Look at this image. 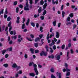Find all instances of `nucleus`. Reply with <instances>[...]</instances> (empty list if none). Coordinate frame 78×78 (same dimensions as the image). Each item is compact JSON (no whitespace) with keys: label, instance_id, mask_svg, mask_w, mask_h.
Here are the masks:
<instances>
[{"label":"nucleus","instance_id":"obj_43","mask_svg":"<svg viewBox=\"0 0 78 78\" xmlns=\"http://www.w3.org/2000/svg\"><path fill=\"white\" fill-rule=\"evenodd\" d=\"M53 48L54 50H55L56 49V45H54L53 46Z\"/></svg>","mask_w":78,"mask_h":78},{"label":"nucleus","instance_id":"obj_34","mask_svg":"<svg viewBox=\"0 0 78 78\" xmlns=\"http://www.w3.org/2000/svg\"><path fill=\"white\" fill-rule=\"evenodd\" d=\"M49 49H50V50H51L50 51V52H51V53H53L54 51L53 50L52 48H51V47H50Z\"/></svg>","mask_w":78,"mask_h":78},{"label":"nucleus","instance_id":"obj_41","mask_svg":"<svg viewBox=\"0 0 78 78\" xmlns=\"http://www.w3.org/2000/svg\"><path fill=\"white\" fill-rule=\"evenodd\" d=\"M53 24L54 26H56V21L53 22Z\"/></svg>","mask_w":78,"mask_h":78},{"label":"nucleus","instance_id":"obj_10","mask_svg":"<svg viewBox=\"0 0 78 78\" xmlns=\"http://www.w3.org/2000/svg\"><path fill=\"white\" fill-rule=\"evenodd\" d=\"M41 12L42 8H41V7H40L39 9L38 10V13H41Z\"/></svg>","mask_w":78,"mask_h":78},{"label":"nucleus","instance_id":"obj_63","mask_svg":"<svg viewBox=\"0 0 78 78\" xmlns=\"http://www.w3.org/2000/svg\"><path fill=\"white\" fill-rule=\"evenodd\" d=\"M72 45V44L70 43H69L68 44V47H71V46Z\"/></svg>","mask_w":78,"mask_h":78},{"label":"nucleus","instance_id":"obj_23","mask_svg":"<svg viewBox=\"0 0 78 78\" xmlns=\"http://www.w3.org/2000/svg\"><path fill=\"white\" fill-rule=\"evenodd\" d=\"M46 13L47 11L46 10H44L43 13L42 15L44 16V15H45V14H46Z\"/></svg>","mask_w":78,"mask_h":78},{"label":"nucleus","instance_id":"obj_55","mask_svg":"<svg viewBox=\"0 0 78 78\" xmlns=\"http://www.w3.org/2000/svg\"><path fill=\"white\" fill-rule=\"evenodd\" d=\"M23 22H22L23 23H24L25 22V18H23Z\"/></svg>","mask_w":78,"mask_h":78},{"label":"nucleus","instance_id":"obj_14","mask_svg":"<svg viewBox=\"0 0 78 78\" xmlns=\"http://www.w3.org/2000/svg\"><path fill=\"white\" fill-rule=\"evenodd\" d=\"M29 7H24V10H25V11H28L30 10V9L28 8Z\"/></svg>","mask_w":78,"mask_h":78},{"label":"nucleus","instance_id":"obj_26","mask_svg":"<svg viewBox=\"0 0 78 78\" xmlns=\"http://www.w3.org/2000/svg\"><path fill=\"white\" fill-rule=\"evenodd\" d=\"M69 16L70 17H73V13H71L69 15Z\"/></svg>","mask_w":78,"mask_h":78},{"label":"nucleus","instance_id":"obj_33","mask_svg":"<svg viewBox=\"0 0 78 78\" xmlns=\"http://www.w3.org/2000/svg\"><path fill=\"white\" fill-rule=\"evenodd\" d=\"M7 50L9 51H12V47H10V48H8Z\"/></svg>","mask_w":78,"mask_h":78},{"label":"nucleus","instance_id":"obj_47","mask_svg":"<svg viewBox=\"0 0 78 78\" xmlns=\"http://www.w3.org/2000/svg\"><path fill=\"white\" fill-rule=\"evenodd\" d=\"M71 53V54H73L74 52H73V50L72 49H71L70 50Z\"/></svg>","mask_w":78,"mask_h":78},{"label":"nucleus","instance_id":"obj_8","mask_svg":"<svg viewBox=\"0 0 78 78\" xmlns=\"http://www.w3.org/2000/svg\"><path fill=\"white\" fill-rule=\"evenodd\" d=\"M56 38H59V33L57 32L56 33Z\"/></svg>","mask_w":78,"mask_h":78},{"label":"nucleus","instance_id":"obj_44","mask_svg":"<svg viewBox=\"0 0 78 78\" xmlns=\"http://www.w3.org/2000/svg\"><path fill=\"white\" fill-rule=\"evenodd\" d=\"M60 42H61V40H58V41L56 42V44H60Z\"/></svg>","mask_w":78,"mask_h":78},{"label":"nucleus","instance_id":"obj_13","mask_svg":"<svg viewBox=\"0 0 78 78\" xmlns=\"http://www.w3.org/2000/svg\"><path fill=\"white\" fill-rule=\"evenodd\" d=\"M47 3H45L43 6V9H44L45 8H46V7H47Z\"/></svg>","mask_w":78,"mask_h":78},{"label":"nucleus","instance_id":"obj_30","mask_svg":"<svg viewBox=\"0 0 78 78\" xmlns=\"http://www.w3.org/2000/svg\"><path fill=\"white\" fill-rule=\"evenodd\" d=\"M19 7H16V13H18V12H19Z\"/></svg>","mask_w":78,"mask_h":78},{"label":"nucleus","instance_id":"obj_24","mask_svg":"<svg viewBox=\"0 0 78 78\" xmlns=\"http://www.w3.org/2000/svg\"><path fill=\"white\" fill-rule=\"evenodd\" d=\"M54 68H51V69H50L51 72H55V70H54Z\"/></svg>","mask_w":78,"mask_h":78},{"label":"nucleus","instance_id":"obj_16","mask_svg":"<svg viewBox=\"0 0 78 78\" xmlns=\"http://www.w3.org/2000/svg\"><path fill=\"white\" fill-rule=\"evenodd\" d=\"M29 75L31 76H33V77H34L35 76V75L33 73H29Z\"/></svg>","mask_w":78,"mask_h":78},{"label":"nucleus","instance_id":"obj_28","mask_svg":"<svg viewBox=\"0 0 78 78\" xmlns=\"http://www.w3.org/2000/svg\"><path fill=\"white\" fill-rule=\"evenodd\" d=\"M34 46L36 47V48H37V47H38V43H34Z\"/></svg>","mask_w":78,"mask_h":78},{"label":"nucleus","instance_id":"obj_21","mask_svg":"<svg viewBox=\"0 0 78 78\" xmlns=\"http://www.w3.org/2000/svg\"><path fill=\"white\" fill-rule=\"evenodd\" d=\"M45 48L46 49V51H48V45H46L45 46Z\"/></svg>","mask_w":78,"mask_h":78},{"label":"nucleus","instance_id":"obj_18","mask_svg":"<svg viewBox=\"0 0 78 78\" xmlns=\"http://www.w3.org/2000/svg\"><path fill=\"white\" fill-rule=\"evenodd\" d=\"M40 41V38L39 37H37L35 38V42H37V41Z\"/></svg>","mask_w":78,"mask_h":78},{"label":"nucleus","instance_id":"obj_11","mask_svg":"<svg viewBox=\"0 0 78 78\" xmlns=\"http://www.w3.org/2000/svg\"><path fill=\"white\" fill-rule=\"evenodd\" d=\"M25 28H26V27L25 26V23H23L22 26V28L23 30V29H25Z\"/></svg>","mask_w":78,"mask_h":78},{"label":"nucleus","instance_id":"obj_37","mask_svg":"<svg viewBox=\"0 0 78 78\" xmlns=\"http://www.w3.org/2000/svg\"><path fill=\"white\" fill-rule=\"evenodd\" d=\"M26 6H25V7H29V5H28V2H26Z\"/></svg>","mask_w":78,"mask_h":78},{"label":"nucleus","instance_id":"obj_58","mask_svg":"<svg viewBox=\"0 0 78 78\" xmlns=\"http://www.w3.org/2000/svg\"><path fill=\"white\" fill-rule=\"evenodd\" d=\"M24 58H25V59H27V58H28V55H27L25 54L24 55Z\"/></svg>","mask_w":78,"mask_h":78},{"label":"nucleus","instance_id":"obj_39","mask_svg":"<svg viewBox=\"0 0 78 78\" xmlns=\"http://www.w3.org/2000/svg\"><path fill=\"white\" fill-rule=\"evenodd\" d=\"M7 20V21H10V20H11V17H10V16H9L8 17Z\"/></svg>","mask_w":78,"mask_h":78},{"label":"nucleus","instance_id":"obj_29","mask_svg":"<svg viewBox=\"0 0 78 78\" xmlns=\"http://www.w3.org/2000/svg\"><path fill=\"white\" fill-rule=\"evenodd\" d=\"M6 50H4L3 51H2V55H4L5 53H6Z\"/></svg>","mask_w":78,"mask_h":78},{"label":"nucleus","instance_id":"obj_62","mask_svg":"<svg viewBox=\"0 0 78 78\" xmlns=\"http://www.w3.org/2000/svg\"><path fill=\"white\" fill-rule=\"evenodd\" d=\"M19 7L20 8H23V5L21 4H20L19 5Z\"/></svg>","mask_w":78,"mask_h":78},{"label":"nucleus","instance_id":"obj_32","mask_svg":"<svg viewBox=\"0 0 78 78\" xmlns=\"http://www.w3.org/2000/svg\"><path fill=\"white\" fill-rule=\"evenodd\" d=\"M3 66L5 67V68H7V67H8V64H4Z\"/></svg>","mask_w":78,"mask_h":78},{"label":"nucleus","instance_id":"obj_25","mask_svg":"<svg viewBox=\"0 0 78 78\" xmlns=\"http://www.w3.org/2000/svg\"><path fill=\"white\" fill-rule=\"evenodd\" d=\"M44 3V2L43 1V0H41L40 1V5H43V4Z\"/></svg>","mask_w":78,"mask_h":78},{"label":"nucleus","instance_id":"obj_42","mask_svg":"<svg viewBox=\"0 0 78 78\" xmlns=\"http://www.w3.org/2000/svg\"><path fill=\"white\" fill-rule=\"evenodd\" d=\"M70 72H68L66 73V75L67 76H69V75H70Z\"/></svg>","mask_w":78,"mask_h":78},{"label":"nucleus","instance_id":"obj_22","mask_svg":"<svg viewBox=\"0 0 78 78\" xmlns=\"http://www.w3.org/2000/svg\"><path fill=\"white\" fill-rule=\"evenodd\" d=\"M69 51L67 52V60H69V58H70L69 57Z\"/></svg>","mask_w":78,"mask_h":78},{"label":"nucleus","instance_id":"obj_35","mask_svg":"<svg viewBox=\"0 0 78 78\" xmlns=\"http://www.w3.org/2000/svg\"><path fill=\"white\" fill-rule=\"evenodd\" d=\"M17 4V1H15L13 2V5H14V6H16Z\"/></svg>","mask_w":78,"mask_h":78},{"label":"nucleus","instance_id":"obj_54","mask_svg":"<svg viewBox=\"0 0 78 78\" xmlns=\"http://www.w3.org/2000/svg\"><path fill=\"white\" fill-rule=\"evenodd\" d=\"M39 52V51L38 50H36L35 51V53H37Z\"/></svg>","mask_w":78,"mask_h":78},{"label":"nucleus","instance_id":"obj_3","mask_svg":"<svg viewBox=\"0 0 78 78\" xmlns=\"http://www.w3.org/2000/svg\"><path fill=\"white\" fill-rule=\"evenodd\" d=\"M55 58H56L57 60H59L60 56V55H58V54H57L55 55Z\"/></svg>","mask_w":78,"mask_h":78},{"label":"nucleus","instance_id":"obj_9","mask_svg":"<svg viewBox=\"0 0 78 78\" xmlns=\"http://www.w3.org/2000/svg\"><path fill=\"white\" fill-rule=\"evenodd\" d=\"M55 36V33L53 32H51V34L50 35L49 38H51V37H54Z\"/></svg>","mask_w":78,"mask_h":78},{"label":"nucleus","instance_id":"obj_61","mask_svg":"<svg viewBox=\"0 0 78 78\" xmlns=\"http://www.w3.org/2000/svg\"><path fill=\"white\" fill-rule=\"evenodd\" d=\"M41 20H44V16H41Z\"/></svg>","mask_w":78,"mask_h":78},{"label":"nucleus","instance_id":"obj_53","mask_svg":"<svg viewBox=\"0 0 78 78\" xmlns=\"http://www.w3.org/2000/svg\"><path fill=\"white\" fill-rule=\"evenodd\" d=\"M55 3H56V4H58V1H55L53 2V5H55Z\"/></svg>","mask_w":78,"mask_h":78},{"label":"nucleus","instance_id":"obj_59","mask_svg":"<svg viewBox=\"0 0 78 78\" xmlns=\"http://www.w3.org/2000/svg\"><path fill=\"white\" fill-rule=\"evenodd\" d=\"M30 37H31L32 39H33V38H34V35H33L32 34H31L30 35Z\"/></svg>","mask_w":78,"mask_h":78},{"label":"nucleus","instance_id":"obj_45","mask_svg":"<svg viewBox=\"0 0 78 78\" xmlns=\"http://www.w3.org/2000/svg\"><path fill=\"white\" fill-rule=\"evenodd\" d=\"M51 78H56V77L55 76H54L53 74H52L51 75Z\"/></svg>","mask_w":78,"mask_h":78},{"label":"nucleus","instance_id":"obj_38","mask_svg":"<svg viewBox=\"0 0 78 78\" xmlns=\"http://www.w3.org/2000/svg\"><path fill=\"white\" fill-rule=\"evenodd\" d=\"M65 48V45L63 44L62 46V50H64V48Z\"/></svg>","mask_w":78,"mask_h":78},{"label":"nucleus","instance_id":"obj_7","mask_svg":"<svg viewBox=\"0 0 78 78\" xmlns=\"http://www.w3.org/2000/svg\"><path fill=\"white\" fill-rule=\"evenodd\" d=\"M30 51L31 52V53L32 54H34V49L33 48H30Z\"/></svg>","mask_w":78,"mask_h":78},{"label":"nucleus","instance_id":"obj_57","mask_svg":"<svg viewBox=\"0 0 78 78\" xmlns=\"http://www.w3.org/2000/svg\"><path fill=\"white\" fill-rule=\"evenodd\" d=\"M66 72H70V69L67 68H66Z\"/></svg>","mask_w":78,"mask_h":78},{"label":"nucleus","instance_id":"obj_15","mask_svg":"<svg viewBox=\"0 0 78 78\" xmlns=\"http://www.w3.org/2000/svg\"><path fill=\"white\" fill-rule=\"evenodd\" d=\"M23 40V38L21 37L20 38V39H18L17 40V42L18 43H20L21 41H22Z\"/></svg>","mask_w":78,"mask_h":78},{"label":"nucleus","instance_id":"obj_51","mask_svg":"<svg viewBox=\"0 0 78 78\" xmlns=\"http://www.w3.org/2000/svg\"><path fill=\"white\" fill-rule=\"evenodd\" d=\"M0 41H1V42H3L4 41H5V39L3 38H1V39L0 40Z\"/></svg>","mask_w":78,"mask_h":78},{"label":"nucleus","instance_id":"obj_52","mask_svg":"<svg viewBox=\"0 0 78 78\" xmlns=\"http://www.w3.org/2000/svg\"><path fill=\"white\" fill-rule=\"evenodd\" d=\"M64 9V5H62L61 6V10H62Z\"/></svg>","mask_w":78,"mask_h":78},{"label":"nucleus","instance_id":"obj_19","mask_svg":"<svg viewBox=\"0 0 78 78\" xmlns=\"http://www.w3.org/2000/svg\"><path fill=\"white\" fill-rule=\"evenodd\" d=\"M64 14H66V12H64L63 11H62V17L63 18L64 17Z\"/></svg>","mask_w":78,"mask_h":78},{"label":"nucleus","instance_id":"obj_1","mask_svg":"<svg viewBox=\"0 0 78 78\" xmlns=\"http://www.w3.org/2000/svg\"><path fill=\"white\" fill-rule=\"evenodd\" d=\"M33 67L34 68V70L36 73V75H37L38 74V71H37V65L36 64H34Z\"/></svg>","mask_w":78,"mask_h":78},{"label":"nucleus","instance_id":"obj_48","mask_svg":"<svg viewBox=\"0 0 78 78\" xmlns=\"http://www.w3.org/2000/svg\"><path fill=\"white\" fill-rule=\"evenodd\" d=\"M39 37H40V39H41L42 38V37H43V35H39Z\"/></svg>","mask_w":78,"mask_h":78},{"label":"nucleus","instance_id":"obj_20","mask_svg":"<svg viewBox=\"0 0 78 78\" xmlns=\"http://www.w3.org/2000/svg\"><path fill=\"white\" fill-rule=\"evenodd\" d=\"M33 64H34V63L33 62H30L29 63V67H31L32 66V65H33Z\"/></svg>","mask_w":78,"mask_h":78},{"label":"nucleus","instance_id":"obj_40","mask_svg":"<svg viewBox=\"0 0 78 78\" xmlns=\"http://www.w3.org/2000/svg\"><path fill=\"white\" fill-rule=\"evenodd\" d=\"M26 39L29 41H31V42H32L33 41V40L31 39V38H29L28 37H26Z\"/></svg>","mask_w":78,"mask_h":78},{"label":"nucleus","instance_id":"obj_17","mask_svg":"<svg viewBox=\"0 0 78 78\" xmlns=\"http://www.w3.org/2000/svg\"><path fill=\"white\" fill-rule=\"evenodd\" d=\"M30 23L31 24V26H32L33 27H35V24L34 23V22H31Z\"/></svg>","mask_w":78,"mask_h":78},{"label":"nucleus","instance_id":"obj_27","mask_svg":"<svg viewBox=\"0 0 78 78\" xmlns=\"http://www.w3.org/2000/svg\"><path fill=\"white\" fill-rule=\"evenodd\" d=\"M12 39H17V35H15L12 37Z\"/></svg>","mask_w":78,"mask_h":78},{"label":"nucleus","instance_id":"obj_12","mask_svg":"<svg viewBox=\"0 0 78 78\" xmlns=\"http://www.w3.org/2000/svg\"><path fill=\"white\" fill-rule=\"evenodd\" d=\"M30 20L29 19H28L27 20V22L26 23V25H27V26H28V24H29V23H30Z\"/></svg>","mask_w":78,"mask_h":78},{"label":"nucleus","instance_id":"obj_6","mask_svg":"<svg viewBox=\"0 0 78 78\" xmlns=\"http://www.w3.org/2000/svg\"><path fill=\"white\" fill-rule=\"evenodd\" d=\"M12 67L13 68H17V66L16 63H13L12 66Z\"/></svg>","mask_w":78,"mask_h":78},{"label":"nucleus","instance_id":"obj_46","mask_svg":"<svg viewBox=\"0 0 78 78\" xmlns=\"http://www.w3.org/2000/svg\"><path fill=\"white\" fill-rule=\"evenodd\" d=\"M11 22H9V23L8 24V27H11Z\"/></svg>","mask_w":78,"mask_h":78},{"label":"nucleus","instance_id":"obj_49","mask_svg":"<svg viewBox=\"0 0 78 78\" xmlns=\"http://www.w3.org/2000/svg\"><path fill=\"white\" fill-rule=\"evenodd\" d=\"M20 68H21V67L20 66H17V67H16V71H17V70H19V69H20Z\"/></svg>","mask_w":78,"mask_h":78},{"label":"nucleus","instance_id":"obj_60","mask_svg":"<svg viewBox=\"0 0 78 78\" xmlns=\"http://www.w3.org/2000/svg\"><path fill=\"white\" fill-rule=\"evenodd\" d=\"M38 67L40 68H42V66L41 65L38 64Z\"/></svg>","mask_w":78,"mask_h":78},{"label":"nucleus","instance_id":"obj_50","mask_svg":"<svg viewBox=\"0 0 78 78\" xmlns=\"http://www.w3.org/2000/svg\"><path fill=\"white\" fill-rule=\"evenodd\" d=\"M8 56H9L8 54H6L5 55V58H8Z\"/></svg>","mask_w":78,"mask_h":78},{"label":"nucleus","instance_id":"obj_5","mask_svg":"<svg viewBox=\"0 0 78 78\" xmlns=\"http://www.w3.org/2000/svg\"><path fill=\"white\" fill-rule=\"evenodd\" d=\"M56 74L57 76H58V78H61V73H58V72H57Z\"/></svg>","mask_w":78,"mask_h":78},{"label":"nucleus","instance_id":"obj_4","mask_svg":"<svg viewBox=\"0 0 78 78\" xmlns=\"http://www.w3.org/2000/svg\"><path fill=\"white\" fill-rule=\"evenodd\" d=\"M20 17L19 16H18L17 18V20H16V22L17 23H20Z\"/></svg>","mask_w":78,"mask_h":78},{"label":"nucleus","instance_id":"obj_56","mask_svg":"<svg viewBox=\"0 0 78 78\" xmlns=\"http://www.w3.org/2000/svg\"><path fill=\"white\" fill-rule=\"evenodd\" d=\"M51 58L52 59H54V58H55V55H53L52 54L51 55Z\"/></svg>","mask_w":78,"mask_h":78},{"label":"nucleus","instance_id":"obj_31","mask_svg":"<svg viewBox=\"0 0 78 78\" xmlns=\"http://www.w3.org/2000/svg\"><path fill=\"white\" fill-rule=\"evenodd\" d=\"M66 21L67 22V21H68V22L70 21V18L69 17H68L67 18Z\"/></svg>","mask_w":78,"mask_h":78},{"label":"nucleus","instance_id":"obj_36","mask_svg":"<svg viewBox=\"0 0 78 78\" xmlns=\"http://www.w3.org/2000/svg\"><path fill=\"white\" fill-rule=\"evenodd\" d=\"M43 29L42 27H40V31H41V33H42V32H43V31H42Z\"/></svg>","mask_w":78,"mask_h":78},{"label":"nucleus","instance_id":"obj_64","mask_svg":"<svg viewBox=\"0 0 78 78\" xmlns=\"http://www.w3.org/2000/svg\"><path fill=\"white\" fill-rule=\"evenodd\" d=\"M30 1L29 3L30 4V5H32L33 4V0H30Z\"/></svg>","mask_w":78,"mask_h":78},{"label":"nucleus","instance_id":"obj_2","mask_svg":"<svg viewBox=\"0 0 78 78\" xmlns=\"http://www.w3.org/2000/svg\"><path fill=\"white\" fill-rule=\"evenodd\" d=\"M40 56H43V55L44 56H47V52L42 51L41 52V53H40Z\"/></svg>","mask_w":78,"mask_h":78}]
</instances>
